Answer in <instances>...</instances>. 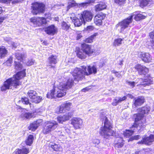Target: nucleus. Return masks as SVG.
<instances>
[{
	"label": "nucleus",
	"instance_id": "72a5a7b5",
	"mask_svg": "<svg viewBox=\"0 0 154 154\" xmlns=\"http://www.w3.org/2000/svg\"><path fill=\"white\" fill-rule=\"evenodd\" d=\"M33 140V135L31 134L29 135L25 141L26 144L27 145L30 146L32 143Z\"/></svg>",
	"mask_w": 154,
	"mask_h": 154
},
{
	"label": "nucleus",
	"instance_id": "cd10ccee",
	"mask_svg": "<svg viewBox=\"0 0 154 154\" xmlns=\"http://www.w3.org/2000/svg\"><path fill=\"white\" fill-rule=\"evenodd\" d=\"M106 5L104 2H100L95 6V10L97 12L103 10L106 8Z\"/></svg>",
	"mask_w": 154,
	"mask_h": 154
},
{
	"label": "nucleus",
	"instance_id": "f257e3e1",
	"mask_svg": "<svg viewBox=\"0 0 154 154\" xmlns=\"http://www.w3.org/2000/svg\"><path fill=\"white\" fill-rule=\"evenodd\" d=\"M25 75V69L18 72L13 78L8 79L4 82L1 88V90L5 91L10 89H14L17 88L21 83L19 80Z\"/></svg>",
	"mask_w": 154,
	"mask_h": 154
},
{
	"label": "nucleus",
	"instance_id": "dca6fc26",
	"mask_svg": "<svg viewBox=\"0 0 154 154\" xmlns=\"http://www.w3.org/2000/svg\"><path fill=\"white\" fill-rule=\"evenodd\" d=\"M42 122L43 121L42 119L37 120L30 124L28 127L29 129L32 131H34L39 126L42 125Z\"/></svg>",
	"mask_w": 154,
	"mask_h": 154
},
{
	"label": "nucleus",
	"instance_id": "5fc2aeb1",
	"mask_svg": "<svg viewBox=\"0 0 154 154\" xmlns=\"http://www.w3.org/2000/svg\"><path fill=\"white\" fill-rule=\"evenodd\" d=\"M94 29V27L92 26H88L85 29V30L88 31H90L93 30Z\"/></svg>",
	"mask_w": 154,
	"mask_h": 154
},
{
	"label": "nucleus",
	"instance_id": "9b49d317",
	"mask_svg": "<svg viewBox=\"0 0 154 154\" xmlns=\"http://www.w3.org/2000/svg\"><path fill=\"white\" fill-rule=\"evenodd\" d=\"M30 21L34 27L41 26L46 23V19L43 17H33L30 19Z\"/></svg>",
	"mask_w": 154,
	"mask_h": 154
},
{
	"label": "nucleus",
	"instance_id": "39448f33",
	"mask_svg": "<svg viewBox=\"0 0 154 154\" xmlns=\"http://www.w3.org/2000/svg\"><path fill=\"white\" fill-rule=\"evenodd\" d=\"M152 78L149 76L147 78L146 77L144 79L142 78L137 79L135 82H127V83L132 88L136 84H137V86L139 87V89H141L146 86L152 84Z\"/></svg>",
	"mask_w": 154,
	"mask_h": 154
},
{
	"label": "nucleus",
	"instance_id": "20e7f679",
	"mask_svg": "<svg viewBox=\"0 0 154 154\" xmlns=\"http://www.w3.org/2000/svg\"><path fill=\"white\" fill-rule=\"evenodd\" d=\"M103 120L104 121V127L101 128L100 134L104 137L108 138L109 137L113 135L115 133L111 129L112 125L108 120L107 118L105 116Z\"/></svg>",
	"mask_w": 154,
	"mask_h": 154
},
{
	"label": "nucleus",
	"instance_id": "5701e85b",
	"mask_svg": "<svg viewBox=\"0 0 154 154\" xmlns=\"http://www.w3.org/2000/svg\"><path fill=\"white\" fill-rule=\"evenodd\" d=\"M70 19L72 20L73 22L74 23V25L75 26H81L83 23H85L83 20V19H82L81 16L79 18H77L76 17H71Z\"/></svg>",
	"mask_w": 154,
	"mask_h": 154
},
{
	"label": "nucleus",
	"instance_id": "603ef678",
	"mask_svg": "<svg viewBox=\"0 0 154 154\" xmlns=\"http://www.w3.org/2000/svg\"><path fill=\"white\" fill-rule=\"evenodd\" d=\"M13 58L10 57L9 58L7 61L6 63L8 66H10L12 62Z\"/></svg>",
	"mask_w": 154,
	"mask_h": 154
},
{
	"label": "nucleus",
	"instance_id": "6ab92c4d",
	"mask_svg": "<svg viewBox=\"0 0 154 154\" xmlns=\"http://www.w3.org/2000/svg\"><path fill=\"white\" fill-rule=\"evenodd\" d=\"M105 17V15L102 13L97 14L94 18V23L97 26H100L102 24V20Z\"/></svg>",
	"mask_w": 154,
	"mask_h": 154
},
{
	"label": "nucleus",
	"instance_id": "09e8293b",
	"mask_svg": "<svg viewBox=\"0 0 154 154\" xmlns=\"http://www.w3.org/2000/svg\"><path fill=\"white\" fill-rule=\"evenodd\" d=\"M119 103L118 97L115 98L114 99L112 104L113 106H116L118 103Z\"/></svg>",
	"mask_w": 154,
	"mask_h": 154
},
{
	"label": "nucleus",
	"instance_id": "a211bd4d",
	"mask_svg": "<svg viewBox=\"0 0 154 154\" xmlns=\"http://www.w3.org/2000/svg\"><path fill=\"white\" fill-rule=\"evenodd\" d=\"M116 138L115 140V146L116 148H119L122 147L124 145V140L122 134L116 135Z\"/></svg>",
	"mask_w": 154,
	"mask_h": 154
},
{
	"label": "nucleus",
	"instance_id": "412c9836",
	"mask_svg": "<svg viewBox=\"0 0 154 154\" xmlns=\"http://www.w3.org/2000/svg\"><path fill=\"white\" fill-rule=\"evenodd\" d=\"M138 56L145 62H150L152 60L150 55L148 53L140 52L138 53Z\"/></svg>",
	"mask_w": 154,
	"mask_h": 154
},
{
	"label": "nucleus",
	"instance_id": "774afa93",
	"mask_svg": "<svg viewBox=\"0 0 154 154\" xmlns=\"http://www.w3.org/2000/svg\"><path fill=\"white\" fill-rule=\"evenodd\" d=\"M117 77L119 78L121 76V75L120 73H119L117 72V74L116 75Z\"/></svg>",
	"mask_w": 154,
	"mask_h": 154
},
{
	"label": "nucleus",
	"instance_id": "e2e57ef3",
	"mask_svg": "<svg viewBox=\"0 0 154 154\" xmlns=\"http://www.w3.org/2000/svg\"><path fill=\"white\" fill-rule=\"evenodd\" d=\"M4 39L6 41L9 42V41H10L11 40V38H8V37H5V38Z\"/></svg>",
	"mask_w": 154,
	"mask_h": 154
},
{
	"label": "nucleus",
	"instance_id": "49530a36",
	"mask_svg": "<svg viewBox=\"0 0 154 154\" xmlns=\"http://www.w3.org/2000/svg\"><path fill=\"white\" fill-rule=\"evenodd\" d=\"M77 5V4L75 1H72L68 3V5L67 6L68 10L70 9V8L75 6Z\"/></svg>",
	"mask_w": 154,
	"mask_h": 154
},
{
	"label": "nucleus",
	"instance_id": "ea45409f",
	"mask_svg": "<svg viewBox=\"0 0 154 154\" xmlns=\"http://www.w3.org/2000/svg\"><path fill=\"white\" fill-rule=\"evenodd\" d=\"M62 130V131H66L65 132L68 134L69 137L70 138H73L74 137V136L72 135V131L68 128L66 127L63 128Z\"/></svg>",
	"mask_w": 154,
	"mask_h": 154
},
{
	"label": "nucleus",
	"instance_id": "13d9d810",
	"mask_svg": "<svg viewBox=\"0 0 154 154\" xmlns=\"http://www.w3.org/2000/svg\"><path fill=\"white\" fill-rule=\"evenodd\" d=\"M93 143L95 144V145H97L100 143V140L97 139H94L92 141Z\"/></svg>",
	"mask_w": 154,
	"mask_h": 154
},
{
	"label": "nucleus",
	"instance_id": "473e14b6",
	"mask_svg": "<svg viewBox=\"0 0 154 154\" xmlns=\"http://www.w3.org/2000/svg\"><path fill=\"white\" fill-rule=\"evenodd\" d=\"M16 59L20 61L23 62L24 60L26 57V55L25 54H22L17 53L15 54Z\"/></svg>",
	"mask_w": 154,
	"mask_h": 154
},
{
	"label": "nucleus",
	"instance_id": "aec40b11",
	"mask_svg": "<svg viewBox=\"0 0 154 154\" xmlns=\"http://www.w3.org/2000/svg\"><path fill=\"white\" fill-rule=\"evenodd\" d=\"M135 68L138 71L139 73L141 75H145L149 71L147 68L140 64L136 65Z\"/></svg>",
	"mask_w": 154,
	"mask_h": 154
},
{
	"label": "nucleus",
	"instance_id": "2eb2a0df",
	"mask_svg": "<svg viewBox=\"0 0 154 154\" xmlns=\"http://www.w3.org/2000/svg\"><path fill=\"white\" fill-rule=\"evenodd\" d=\"M80 16L85 22V21H91L93 18V15L90 11H85L81 14Z\"/></svg>",
	"mask_w": 154,
	"mask_h": 154
},
{
	"label": "nucleus",
	"instance_id": "052dcab7",
	"mask_svg": "<svg viewBox=\"0 0 154 154\" xmlns=\"http://www.w3.org/2000/svg\"><path fill=\"white\" fill-rule=\"evenodd\" d=\"M90 89H91V88L90 87H86L85 88L83 89L82 90V92H86V91H88Z\"/></svg>",
	"mask_w": 154,
	"mask_h": 154
},
{
	"label": "nucleus",
	"instance_id": "c9c22d12",
	"mask_svg": "<svg viewBox=\"0 0 154 154\" xmlns=\"http://www.w3.org/2000/svg\"><path fill=\"white\" fill-rule=\"evenodd\" d=\"M123 40V39L118 38L115 39L113 43V45L115 46H119L122 44V41Z\"/></svg>",
	"mask_w": 154,
	"mask_h": 154
},
{
	"label": "nucleus",
	"instance_id": "7c9ffc66",
	"mask_svg": "<svg viewBox=\"0 0 154 154\" xmlns=\"http://www.w3.org/2000/svg\"><path fill=\"white\" fill-rule=\"evenodd\" d=\"M8 53V51L5 47L0 46V58L5 57Z\"/></svg>",
	"mask_w": 154,
	"mask_h": 154
},
{
	"label": "nucleus",
	"instance_id": "f8f14e48",
	"mask_svg": "<svg viewBox=\"0 0 154 154\" xmlns=\"http://www.w3.org/2000/svg\"><path fill=\"white\" fill-rule=\"evenodd\" d=\"M72 103L70 102H66L62 104L60 107H57L56 112L57 113H61L69 111L72 106Z\"/></svg>",
	"mask_w": 154,
	"mask_h": 154
},
{
	"label": "nucleus",
	"instance_id": "423d86ee",
	"mask_svg": "<svg viewBox=\"0 0 154 154\" xmlns=\"http://www.w3.org/2000/svg\"><path fill=\"white\" fill-rule=\"evenodd\" d=\"M32 13L33 14L36 15L44 12L45 6L42 3L34 2L32 4Z\"/></svg>",
	"mask_w": 154,
	"mask_h": 154
},
{
	"label": "nucleus",
	"instance_id": "a878e982",
	"mask_svg": "<svg viewBox=\"0 0 154 154\" xmlns=\"http://www.w3.org/2000/svg\"><path fill=\"white\" fill-rule=\"evenodd\" d=\"M144 102V97L142 96H139L134 99V104L136 106H138L142 105Z\"/></svg>",
	"mask_w": 154,
	"mask_h": 154
},
{
	"label": "nucleus",
	"instance_id": "0e129e2a",
	"mask_svg": "<svg viewBox=\"0 0 154 154\" xmlns=\"http://www.w3.org/2000/svg\"><path fill=\"white\" fill-rule=\"evenodd\" d=\"M130 98H133L134 97L133 96L130 94H128L127 95L126 97Z\"/></svg>",
	"mask_w": 154,
	"mask_h": 154
},
{
	"label": "nucleus",
	"instance_id": "a19ab883",
	"mask_svg": "<svg viewBox=\"0 0 154 154\" xmlns=\"http://www.w3.org/2000/svg\"><path fill=\"white\" fill-rule=\"evenodd\" d=\"M133 133V131L131 130H126L123 132L124 136L126 137H128L131 136Z\"/></svg>",
	"mask_w": 154,
	"mask_h": 154
},
{
	"label": "nucleus",
	"instance_id": "ddd939ff",
	"mask_svg": "<svg viewBox=\"0 0 154 154\" xmlns=\"http://www.w3.org/2000/svg\"><path fill=\"white\" fill-rule=\"evenodd\" d=\"M71 124L75 129H80L83 124L82 120L79 117H74L71 120Z\"/></svg>",
	"mask_w": 154,
	"mask_h": 154
},
{
	"label": "nucleus",
	"instance_id": "864d4df0",
	"mask_svg": "<svg viewBox=\"0 0 154 154\" xmlns=\"http://www.w3.org/2000/svg\"><path fill=\"white\" fill-rule=\"evenodd\" d=\"M114 2L117 4L120 5L124 3L125 0H114Z\"/></svg>",
	"mask_w": 154,
	"mask_h": 154
},
{
	"label": "nucleus",
	"instance_id": "9d476101",
	"mask_svg": "<svg viewBox=\"0 0 154 154\" xmlns=\"http://www.w3.org/2000/svg\"><path fill=\"white\" fill-rule=\"evenodd\" d=\"M81 51L88 56H91L96 54L95 50L93 48L91 45L85 44L82 45Z\"/></svg>",
	"mask_w": 154,
	"mask_h": 154
},
{
	"label": "nucleus",
	"instance_id": "79ce46f5",
	"mask_svg": "<svg viewBox=\"0 0 154 154\" xmlns=\"http://www.w3.org/2000/svg\"><path fill=\"white\" fill-rule=\"evenodd\" d=\"M42 97L38 96L37 95L35 96V97H34L32 100L35 103H38L42 101Z\"/></svg>",
	"mask_w": 154,
	"mask_h": 154
},
{
	"label": "nucleus",
	"instance_id": "2f4dec72",
	"mask_svg": "<svg viewBox=\"0 0 154 154\" xmlns=\"http://www.w3.org/2000/svg\"><path fill=\"white\" fill-rule=\"evenodd\" d=\"M55 91H56V88L50 91L47 95V97L51 99L56 98V94Z\"/></svg>",
	"mask_w": 154,
	"mask_h": 154
},
{
	"label": "nucleus",
	"instance_id": "c03bdc74",
	"mask_svg": "<svg viewBox=\"0 0 154 154\" xmlns=\"http://www.w3.org/2000/svg\"><path fill=\"white\" fill-rule=\"evenodd\" d=\"M15 69L18 70H21L22 68V65L20 63L15 61Z\"/></svg>",
	"mask_w": 154,
	"mask_h": 154
},
{
	"label": "nucleus",
	"instance_id": "3c124183",
	"mask_svg": "<svg viewBox=\"0 0 154 154\" xmlns=\"http://www.w3.org/2000/svg\"><path fill=\"white\" fill-rule=\"evenodd\" d=\"M35 62V61L34 60L31 59L29 60L26 63V65L28 66H30L34 64Z\"/></svg>",
	"mask_w": 154,
	"mask_h": 154
},
{
	"label": "nucleus",
	"instance_id": "e433bc0d",
	"mask_svg": "<svg viewBox=\"0 0 154 154\" xmlns=\"http://www.w3.org/2000/svg\"><path fill=\"white\" fill-rule=\"evenodd\" d=\"M134 15L135 16L134 19L136 21H139L140 20L143 19L145 18V16L141 14H133L132 15Z\"/></svg>",
	"mask_w": 154,
	"mask_h": 154
},
{
	"label": "nucleus",
	"instance_id": "f3484780",
	"mask_svg": "<svg viewBox=\"0 0 154 154\" xmlns=\"http://www.w3.org/2000/svg\"><path fill=\"white\" fill-rule=\"evenodd\" d=\"M154 141V135H150L149 137H144L140 141L138 142V143L150 145Z\"/></svg>",
	"mask_w": 154,
	"mask_h": 154
},
{
	"label": "nucleus",
	"instance_id": "8fccbe9b",
	"mask_svg": "<svg viewBox=\"0 0 154 154\" xmlns=\"http://www.w3.org/2000/svg\"><path fill=\"white\" fill-rule=\"evenodd\" d=\"M140 136L139 135H137L136 136H135L134 137H132L131 138H130L128 141L129 142L130 141H132L133 140H137L138 139H140Z\"/></svg>",
	"mask_w": 154,
	"mask_h": 154
},
{
	"label": "nucleus",
	"instance_id": "69168bd1",
	"mask_svg": "<svg viewBox=\"0 0 154 154\" xmlns=\"http://www.w3.org/2000/svg\"><path fill=\"white\" fill-rule=\"evenodd\" d=\"M98 35V33H95L91 36L94 39L95 37Z\"/></svg>",
	"mask_w": 154,
	"mask_h": 154
},
{
	"label": "nucleus",
	"instance_id": "c85d7f7f",
	"mask_svg": "<svg viewBox=\"0 0 154 154\" xmlns=\"http://www.w3.org/2000/svg\"><path fill=\"white\" fill-rule=\"evenodd\" d=\"M57 57L56 56H51L48 58L49 65H48V66H51V68H54V66H52V64H55L57 63Z\"/></svg>",
	"mask_w": 154,
	"mask_h": 154
},
{
	"label": "nucleus",
	"instance_id": "6e6d98bb",
	"mask_svg": "<svg viewBox=\"0 0 154 154\" xmlns=\"http://www.w3.org/2000/svg\"><path fill=\"white\" fill-rule=\"evenodd\" d=\"M93 39L92 37L90 36V37L86 38L85 40V42H86L91 43L93 42Z\"/></svg>",
	"mask_w": 154,
	"mask_h": 154
},
{
	"label": "nucleus",
	"instance_id": "7ed1b4c3",
	"mask_svg": "<svg viewBox=\"0 0 154 154\" xmlns=\"http://www.w3.org/2000/svg\"><path fill=\"white\" fill-rule=\"evenodd\" d=\"M73 84V79L72 78L60 82L57 88H56V97L60 98L64 96L67 89L71 88Z\"/></svg>",
	"mask_w": 154,
	"mask_h": 154
},
{
	"label": "nucleus",
	"instance_id": "bb28decb",
	"mask_svg": "<svg viewBox=\"0 0 154 154\" xmlns=\"http://www.w3.org/2000/svg\"><path fill=\"white\" fill-rule=\"evenodd\" d=\"M22 113L20 116V117L23 119H27L34 116L32 112H25L24 109L22 111Z\"/></svg>",
	"mask_w": 154,
	"mask_h": 154
},
{
	"label": "nucleus",
	"instance_id": "1a4fd4ad",
	"mask_svg": "<svg viewBox=\"0 0 154 154\" xmlns=\"http://www.w3.org/2000/svg\"><path fill=\"white\" fill-rule=\"evenodd\" d=\"M72 74L74 77V79L78 81L83 79L85 77V70L82 67V68H75L72 72Z\"/></svg>",
	"mask_w": 154,
	"mask_h": 154
},
{
	"label": "nucleus",
	"instance_id": "f03ea898",
	"mask_svg": "<svg viewBox=\"0 0 154 154\" xmlns=\"http://www.w3.org/2000/svg\"><path fill=\"white\" fill-rule=\"evenodd\" d=\"M150 110V108L149 106H144L137 109V112L138 113L134 115L136 117L135 119V124L133 125V127H135L136 125H137V128L138 126L140 127H143L146 122V120L144 116L149 114Z\"/></svg>",
	"mask_w": 154,
	"mask_h": 154
},
{
	"label": "nucleus",
	"instance_id": "f704fd0d",
	"mask_svg": "<svg viewBox=\"0 0 154 154\" xmlns=\"http://www.w3.org/2000/svg\"><path fill=\"white\" fill-rule=\"evenodd\" d=\"M37 95L36 91L34 90L29 91L27 92V95L29 98L32 100Z\"/></svg>",
	"mask_w": 154,
	"mask_h": 154
},
{
	"label": "nucleus",
	"instance_id": "c756f323",
	"mask_svg": "<svg viewBox=\"0 0 154 154\" xmlns=\"http://www.w3.org/2000/svg\"><path fill=\"white\" fill-rule=\"evenodd\" d=\"M49 146L55 151H61L62 150V147L59 144H57L52 142L50 143Z\"/></svg>",
	"mask_w": 154,
	"mask_h": 154
},
{
	"label": "nucleus",
	"instance_id": "de8ad7c7",
	"mask_svg": "<svg viewBox=\"0 0 154 154\" xmlns=\"http://www.w3.org/2000/svg\"><path fill=\"white\" fill-rule=\"evenodd\" d=\"M21 102L23 104L26 105H28L29 103V100L26 97L22 98Z\"/></svg>",
	"mask_w": 154,
	"mask_h": 154
},
{
	"label": "nucleus",
	"instance_id": "4d7b16f0",
	"mask_svg": "<svg viewBox=\"0 0 154 154\" xmlns=\"http://www.w3.org/2000/svg\"><path fill=\"white\" fill-rule=\"evenodd\" d=\"M118 100L119 103H121L125 100L127 98L126 96H124L122 97H118Z\"/></svg>",
	"mask_w": 154,
	"mask_h": 154
},
{
	"label": "nucleus",
	"instance_id": "6e6552de",
	"mask_svg": "<svg viewBox=\"0 0 154 154\" xmlns=\"http://www.w3.org/2000/svg\"><path fill=\"white\" fill-rule=\"evenodd\" d=\"M133 17V15H131L127 18L119 22L116 25L117 27H119L120 28L121 32H123L124 30L129 26V24L132 22V18Z\"/></svg>",
	"mask_w": 154,
	"mask_h": 154
},
{
	"label": "nucleus",
	"instance_id": "bf43d9fd",
	"mask_svg": "<svg viewBox=\"0 0 154 154\" xmlns=\"http://www.w3.org/2000/svg\"><path fill=\"white\" fill-rule=\"evenodd\" d=\"M11 0H0V2L6 4H8L10 3Z\"/></svg>",
	"mask_w": 154,
	"mask_h": 154
},
{
	"label": "nucleus",
	"instance_id": "0eeeda50",
	"mask_svg": "<svg viewBox=\"0 0 154 154\" xmlns=\"http://www.w3.org/2000/svg\"><path fill=\"white\" fill-rule=\"evenodd\" d=\"M58 126V124L57 122L54 121H47L42 130L43 133L47 134L52 131L55 130Z\"/></svg>",
	"mask_w": 154,
	"mask_h": 154
},
{
	"label": "nucleus",
	"instance_id": "4468645a",
	"mask_svg": "<svg viewBox=\"0 0 154 154\" xmlns=\"http://www.w3.org/2000/svg\"><path fill=\"white\" fill-rule=\"evenodd\" d=\"M83 69L85 70V74L89 75L91 74H95L97 72V68L95 65L88 66H82Z\"/></svg>",
	"mask_w": 154,
	"mask_h": 154
},
{
	"label": "nucleus",
	"instance_id": "a18cd8bd",
	"mask_svg": "<svg viewBox=\"0 0 154 154\" xmlns=\"http://www.w3.org/2000/svg\"><path fill=\"white\" fill-rule=\"evenodd\" d=\"M61 26L63 29L66 31H67L70 28V26L64 22L62 23Z\"/></svg>",
	"mask_w": 154,
	"mask_h": 154
},
{
	"label": "nucleus",
	"instance_id": "37998d69",
	"mask_svg": "<svg viewBox=\"0 0 154 154\" xmlns=\"http://www.w3.org/2000/svg\"><path fill=\"white\" fill-rule=\"evenodd\" d=\"M149 36L150 38L152 39L151 42V46L152 48L154 49V30L153 32L150 33Z\"/></svg>",
	"mask_w": 154,
	"mask_h": 154
},
{
	"label": "nucleus",
	"instance_id": "680f3d73",
	"mask_svg": "<svg viewBox=\"0 0 154 154\" xmlns=\"http://www.w3.org/2000/svg\"><path fill=\"white\" fill-rule=\"evenodd\" d=\"M18 45L19 44L17 43H15L14 42H13L12 43V46L14 48H16Z\"/></svg>",
	"mask_w": 154,
	"mask_h": 154
},
{
	"label": "nucleus",
	"instance_id": "338daca9",
	"mask_svg": "<svg viewBox=\"0 0 154 154\" xmlns=\"http://www.w3.org/2000/svg\"><path fill=\"white\" fill-rule=\"evenodd\" d=\"M82 37V35L80 34H78L77 36V39H79L80 38Z\"/></svg>",
	"mask_w": 154,
	"mask_h": 154
},
{
	"label": "nucleus",
	"instance_id": "b1692460",
	"mask_svg": "<svg viewBox=\"0 0 154 154\" xmlns=\"http://www.w3.org/2000/svg\"><path fill=\"white\" fill-rule=\"evenodd\" d=\"M69 114V113H68L62 116H58L57 118V121L59 123L62 124L63 122L69 120L71 118V116Z\"/></svg>",
	"mask_w": 154,
	"mask_h": 154
},
{
	"label": "nucleus",
	"instance_id": "58836bf2",
	"mask_svg": "<svg viewBox=\"0 0 154 154\" xmlns=\"http://www.w3.org/2000/svg\"><path fill=\"white\" fill-rule=\"evenodd\" d=\"M151 1L150 0H140V6L142 7L146 6Z\"/></svg>",
	"mask_w": 154,
	"mask_h": 154
},
{
	"label": "nucleus",
	"instance_id": "4c0bfd02",
	"mask_svg": "<svg viewBox=\"0 0 154 154\" xmlns=\"http://www.w3.org/2000/svg\"><path fill=\"white\" fill-rule=\"evenodd\" d=\"M77 56L81 59H85L86 58L87 55L82 51H79L77 54Z\"/></svg>",
	"mask_w": 154,
	"mask_h": 154
},
{
	"label": "nucleus",
	"instance_id": "393cba45",
	"mask_svg": "<svg viewBox=\"0 0 154 154\" xmlns=\"http://www.w3.org/2000/svg\"><path fill=\"white\" fill-rule=\"evenodd\" d=\"M29 153V149L26 148L16 149L13 152V154H28Z\"/></svg>",
	"mask_w": 154,
	"mask_h": 154
},
{
	"label": "nucleus",
	"instance_id": "4be33fe9",
	"mask_svg": "<svg viewBox=\"0 0 154 154\" xmlns=\"http://www.w3.org/2000/svg\"><path fill=\"white\" fill-rule=\"evenodd\" d=\"M45 31L47 34L53 35L56 33L57 29L54 25H52L45 28Z\"/></svg>",
	"mask_w": 154,
	"mask_h": 154
}]
</instances>
